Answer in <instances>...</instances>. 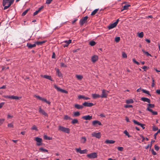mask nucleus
<instances>
[{
	"label": "nucleus",
	"instance_id": "nucleus-50",
	"mask_svg": "<svg viewBox=\"0 0 160 160\" xmlns=\"http://www.w3.org/2000/svg\"><path fill=\"white\" fill-rule=\"evenodd\" d=\"M122 56L123 58H126L127 57V54L124 52H122Z\"/></svg>",
	"mask_w": 160,
	"mask_h": 160
},
{
	"label": "nucleus",
	"instance_id": "nucleus-37",
	"mask_svg": "<svg viewBox=\"0 0 160 160\" xmlns=\"http://www.w3.org/2000/svg\"><path fill=\"white\" fill-rule=\"evenodd\" d=\"M96 44V42L94 41H91L89 42V44L91 46H93Z\"/></svg>",
	"mask_w": 160,
	"mask_h": 160
},
{
	"label": "nucleus",
	"instance_id": "nucleus-11",
	"mask_svg": "<svg viewBox=\"0 0 160 160\" xmlns=\"http://www.w3.org/2000/svg\"><path fill=\"white\" fill-rule=\"evenodd\" d=\"M76 150L77 152H79L80 154H84L86 153L87 150L86 149L81 150L80 148H76Z\"/></svg>",
	"mask_w": 160,
	"mask_h": 160
},
{
	"label": "nucleus",
	"instance_id": "nucleus-18",
	"mask_svg": "<svg viewBox=\"0 0 160 160\" xmlns=\"http://www.w3.org/2000/svg\"><path fill=\"white\" fill-rule=\"evenodd\" d=\"M78 99H83L84 100H87L90 99V98L88 97H85L83 95H79L78 96Z\"/></svg>",
	"mask_w": 160,
	"mask_h": 160
},
{
	"label": "nucleus",
	"instance_id": "nucleus-41",
	"mask_svg": "<svg viewBox=\"0 0 160 160\" xmlns=\"http://www.w3.org/2000/svg\"><path fill=\"white\" fill-rule=\"evenodd\" d=\"M138 36L140 38H142L143 36V32H141L138 34Z\"/></svg>",
	"mask_w": 160,
	"mask_h": 160
},
{
	"label": "nucleus",
	"instance_id": "nucleus-42",
	"mask_svg": "<svg viewBox=\"0 0 160 160\" xmlns=\"http://www.w3.org/2000/svg\"><path fill=\"white\" fill-rule=\"evenodd\" d=\"M29 10V9H27L25 11H24L22 13V16H24L25 15H26V13H27V12Z\"/></svg>",
	"mask_w": 160,
	"mask_h": 160
},
{
	"label": "nucleus",
	"instance_id": "nucleus-24",
	"mask_svg": "<svg viewBox=\"0 0 160 160\" xmlns=\"http://www.w3.org/2000/svg\"><path fill=\"white\" fill-rule=\"evenodd\" d=\"M74 107L78 109H82L83 107L82 105H80L78 104H75L74 105Z\"/></svg>",
	"mask_w": 160,
	"mask_h": 160
},
{
	"label": "nucleus",
	"instance_id": "nucleus-58",
	"mask_svg": "<svg viewBox=\"0 0 160 160\" xmlns=\"http://www.w3.org/2000/svg\"><path fill=\"white\" fill-rule=\"evenodd\" d=\"M39 12H38V10H37L34 13H33V16H35L36 15H37L38 13Z\"/></svg>",
	"mask_w": 160,
	"mask_h": 160
},
{
	"label": "nucleus",
	"instance_id": "nucleus-17",
	"mask_svg": "<svg viewBox=\"0 0 160 160\" xmlns=\"http://www.w3.org/2000/svg\"><path fill=\"white\" fill-rule=\"evenodd\" d=\"M130 6V5L129 4H126L123 6L121 8V11H122L124 10H128V8Z\"/></svg>",
	"mask_w": 160,
	"mask_h": 160
},
{
	"label": "nucleus",
	"instance_id": "nucleus-64",
	"mask_svg": "<svg viewBox=\"0 0 160 160\" xmlns=\"http://www.w3.org/2000/svg\"><path fill=\"white\" fill-rule=\"evenodd\" d=\"M157 93L158 94H160V89L159 90H157L156 91Z\"/></svg>",
	"mask_w": 160,
	"mask_h": 160
},
{
	"label": "nucleus",
	"instance_id": "nucleus-39",
	"mask_svg": "<svg viewBox=\"0 0 160 160\" xmlns=\"http://www.w3.org/2000/svg\"><path fill=\"white\" fill-rule=\"evenodd\" d=\"M44 139H45L46 140H50L52 139L50 137H48L46 135H45L44 136Z\"/></svg>",
	"mask_w": 160,
	"mask_h": 160
},
{
	"label": "nucleus",
	"instance_id": "nucleus-43",
	"mask_svg": "<svg viewBox=\"0 0 160 160\" xmlns=\"http://www.w3.org/2000/svg\"><path fill=\"white\" fill-rule=\"evenodd\" d=\"M80 115V113L79 112H75L74 113V116H79Z\"/></svg>",
	"mask_w": 160,
	"mask_h": 160
},
{
	"label": "nucleus",
	"instance_id": "nucleus-19",
	"mask_svg": "<svg viewBox=\"0 0 160 160\" xmlns=\"http://www.w3.org/2000/svg\"><path fill=\"white\" fill-rule=\"evenodd\" d=\"M39 112L41 113L42 114V115H44L45 116H48V115H47V113H46L45 112L43 109H42L41 108V107H40L39 108Z\"/></svg>",
	"mask_w": 160,
	"mask_h": 160
},
{
	"label": "nucleus",
	"instance_id": "nucleus-5",
	"mask_svg": "<svg viewBox=\"0 0 160 160\" xmlns=\"http://www.w3.org/2000/svg\"><path fill=\"white\" fill-rule=\"evenodd\" d=\"M88 18V17L87 16L82 18L80 21V24L81 26H82L84 23H87V20Z\"/></svg>",
	"mask_w": 160,
	"mask_h": 160
},
{
	"label": "nucleus",
	"instance_id": "nucleus-54",
	"mask_svg": "<svg viewBox=\"0 0 160 160\" xmlns=\"http://www.w3.org/2000/svg\"><path fill=\"white\" fill-rule=\"evenodd\" d=\"M52 0H47L46 1V3L47 4H49L51 3Z\"/></svg>",
	"mask_w": 160,
	"mask_h": 160
},
{
	"label": "nucleus",
	"instance_id": "nucleus-16",
	"mask_svg": "<svg viewBox=\"0 0 160 160\" xmlns=\"http://www.w3.org/2000/svg\"><path fill=\"white\" fill-rule=\"evenodd\" d=\"M82 118L86 120H90L92 119V116H90V115H88L83 116L82 117Z\"/></svg>",
	"mask_w": 160,
	"mask_h": 160
},
{
	"label": "nucleus",
	"instance_id": "nucleus-13",
	"mask_svg": "<svg viewBox=\"0 0 160 160\" xmlns=\"http://www.w3.org/2000/svg\"><path fill=\"white\" fill-rule=\"evenodd\" d=\"M72 40H71L69 39L68 41H65L63 42L64 43H65V44H63V46L64 48L67 47L68 45L71 43Z\"/></svg>",
	"mask_w": 160,
	"mask_h": 160
},
{
	"label": "nucleus",
	"instance_id": "nucleus-57",
	"mask_svg": "<svg viewBox=\"0 0 160 160\" xmlns=\"http://www.w3.org/2000/svg\"><path fill=\"white\" fill-rule=\"evenodd\" d=\"M155 149L156 151H158L159 149V147L157 146L156 145H155L154 146Z\"/></svg>",
	"mask_w": 160,
	"mask_h": 160
},
{
	"label": "nucleus",
	"instance_id": "nucleus-22",
	"mask_svg": "<svg viewBox=\"0 0 160 160\" xmlns=\"http://www.w3.org/2000/svg\"><path fill=\"white\" fill-rule=\"evenodd\" d=\"M115 142V141L112 140H107L105 142V143L107 144H112Z\"/></svg>",
	"mask_w": 160,
	"mask_h": 160
},
{
	"label": "nucleus",
	"instance_id": "nucleus-48",
	"mask_svg": "<svg viewBox=\"0 0 160 160\" xmlns=\"http://www.w3.org/2000/svg\"><path fill=\"white\" fill-rule=\"evenodd\" d=\"M117 148L119 151H120L123 150V148L122 147H118Z\"/></svg>",
	"mask_w": 160,
	"mask_h": 160
},
{
	"label": "nucleus",
	"instance_id": "nucleus-26",
	"mask_svg": "<svg viewBox=\"0 0 160 160\" xmlns=\"http://www.w3.org/2000/svg\"><path fill=\"white\" fill-rule=\"evenodd\" d=\"M86 141V138L85 137H82L80 139V142L81 143H84Z\"/></svg>",
	"mask_w": 160,
	"mask_h": 160
},
{
	"label": "nucleus",
	"instance_id": "nucleus-34",
	"mask_svg": "<svg viewBox=\"0 0 160 160\" xmlns=\"http://www.w3.org/2000/svg\"><path fill=\"white\" fill-rule=\"evenodd\" d=\"M126 102L127 103H132L133 102V101L132 99H130L127 100Z\"/></svg>",
	"mask_w": 160,
	"mask_h": 160
},
{
	"label": "nucleus",
	"instance_id": "nucleus-36",
	"mask_svg": "<svg viewBox=\"0 0 160 160\" xmlns=\"http://www.w3.org/2000/svg\"><path fill=\"white\" fill-rule=\"evenodd\" d=\"M78 122V121L77 119H74L72 121L71 123L72 124H74L76 123H77Z\"/></svg>",
	"mask_w": 160,
	"mask_h": 160
},
{
	"label": "nucleus",
	"instance_id": "nucleus-9",
	"mask_svg": "<svg viewBox=\"0 0 160 160\" xmlns=\"http://www.w3.org/2000/svg\"><path fill=\"white\" fill-rule=\"evenodd\" d=\"M35 96L36 98H37L38 99H39L40 100H42V101L45 102L48 104H50L51 103V102H50L47 101L46 99L42 98L39 96L35 95Z\"/></svg>",
	"mask_w": 160,
	"mask_h": 160
},
{
	"label": "nucleus",
	"instance_id": "nucleus-49",
	"mask_svg": "<svg viewBox=\"0 0 160 160\" xmlns=\"http://www.w3.org/2000/svg\"><path fill=\"white\" fill-rule=\"evenodd\" d=\"M8 126L9 128H12L13 127V125L12 123L8 124Z\"/></svg>",
	"mask_w": 160,
	"mask_h": 160
},
{
	"label": "nucleus",
	"instance_id": "nucleus-63",
	"mask_svg": "<svg viewBox=\"0 0 160 160\" xmlns=\"http://www.w3.org/2000/svg\"><path fill=\"white\" fill-rule=\"evenodd\" d=\"M43 8V6H41V7H40V8H38V10L39 12L41 11V10Z\"/></svg>",
	"mask_w": 160,
	"mask_h": 160
},
{
	"label": "nucleus",
	"instance_id": "nucleus-33",
	"mask_svg": "<svg viewBox=\"0 0 160 160\" xmlns=\"http://www.w3.org/2000/svg\"><path fill=\"white\" fill-rule=\"evenodd\" d=\"M76 77L79 80H81L83 78L82 76L81 75H76Z\"/></svg>",
	"mask_w": 160,
	"mask_h": 160
},
{
	"label": "nucleus",
	"instance_id": "nucleus-61",
	"mask_svg": "<svg viewBox=\"0 0 160 160\" xmlns=\"http://www.w3.org/2000/svg\"><path fill=\"white\" fill-rule=\"evenodd\" d=\"M140 124L141 125H139V126H140L143 129L145 128L144 127V126H145L144 124H142L141 123H140Z\"/></svg>",
	"mask_w": 160,
	"mask_h": 160
},
{
	"label": "nucleus",
	"instance_id": "nucleus-40",
	"mask_svg": "<svg viewBox=\"0 0 160 160\" xmlns=\"http://www.w3.org/2000/svg\"><path fill=\"white\" fill-rule=\"evenodd\" d=\"M64 119L66 120L72 119V118L68 115H65L64 117Z\"/></svg>",
	"mask_w": 160,
	"mask_h": 160
},
{
	"label": "nucleus",
	"instance_id": "nucleus-30",
	"mask_svg": "<svg viewBox=\"0 0 160 160\" xmlns=\"http://www.w3.org/2000/svg\"><path fill=\"white\" fill-rule=\"evenodd\" d=\"M35 141L39 143H40L42 142V139L38 138V137H36L35 138Z\"/></svg>",
	"mask_w": 160,
	"mask_h": 160
},
{
	"label": "nucleus",
	"instance_id": "nucleus-8",
	"mask_svg": "<svg viewBox=\"0 0 160 160\" xmlns=\"http://www.w3.org/2000/svg\"><path fill=\"white\" fill-rule=\"evenodd\" d=\"M87 157L90 158H97V155L96 152H93L87 155Z\"/></svg>",
	"mask_w": 160,
	"mask_h": 160
},
{
	"label": "nucleus",
	"instance_id": "nucleus-21",
	"mask_svg": "<svg viewBox=\"0 0 160 160\" xmlns=\"http://www.w3.org/2000/svg\"><path fill=\"white\" fill-rule=\"evenodd\" d=\"M141 100L143 102H147L148 103H150V100L149 99L147 98H144V97L142 98H141Z\"/></svg>",
	"mask_w": 160,
	"mask_h": 160
},
{
	"label": "nucleus",
	"instance_id": "nucleus-12",
	"mask_svg": "<svg viewBox=\"0 0 160 160\" xmlns=\"http://www.w3.org/2000/svg\"><path fill=\"white\" fill-rule=\"evenodd\" d=\"M92 137H95L98 138H99L101 137V133L100 132L96 133L93 132L92 134Z\"/></svg>",
	"mask_w": 160,
	"mask_h": 160
},
{
	"label": "nucleus",
	"instance_id": "nucleus-56",
	"mask_svg": "<svg viewBox=\"0 0 160 160\" xmlns=\"http://www.w3.org/2000/svg\"><path fill=\"white\" fill-rule=\"evenodd\" d=\"M158 128L156 126H154L153 128V130L154 131H156L158 130Z\"/></svg>",
	"mask_w": 160,
	"mask_h": 160
},
{
	"label": "nucleus",
	"instance_id": "nucleus-59",
	"mask_svg": "<svg viewBox=\"0 0 160 160\" xmlns=\"http://www.w3.org/2000/svg\"><path fill=\"white\" fill-rule=\"evenodd\" d=\"M5 103L4 102H1L0 103V108H2V106L4 105Z\"/></svg>",
	"mask_w": 160,
	"mask_h": 160
},
{
	"label": "nucleus",
	"instance_id": "nucleus-4",
	"mask_svg": "<svg viewBox=\"0 0 160 160\" xmlns=\"http://www.w3.org/2000/svg\"><path fill=\"white\" fill-rule=\"evenodd\" d=\"M3 97L6 98H8L15 100H19L21 98L20 97L13 96L4 95L3 96Z\"/></svg>",
	"mask_w": 160,
	"mask_h": 160
},
{
	"label": "nucleus",
	"instance_id": "nucleus-47",
	"mask_svg": "<svg viewBox=\"0 0 160 160\" xmlns=\"http://www.w3.org/2000/svg\"><path fill=\"white\" fill-rule=\"evenodd\" d=\"M120 40V38L119 37H116L115 38V41L116 42H118Z\"/></svg>",
	"mask_w": 160,
	"mask_h": 160
},
{
	"label": "nucleus",
	"instance_id": "nucleus-32",
	"mask_svg": "<svg viewBox=\"0 0 160 160\" xmlns=\"http://www.w3.org/2000/svg\"><path fill=\"white\" fill-rule=\"evenodd\" d=\"M98 11V9H96L93 11L91 13V15L92 16L95 15Z\"/></svg>",
	"mask_w": 160,
	"mask_h": 160
},
{
	"label": "nucleus",
	"instance_id": "nucleus-14",
	"mask_svg": "<svg viewBox=\"0 0 160 160\" xmlns=\"http://www.w3.org/2000/svg\"><path fill=\"white\" fill-rule=\"evenodd\" d=\"M82 105L84 106L88 107H91L94 105L92 103H88L87 102L83 103Z\"/></svg>",
	"mask_w": 160,
	"mask_h": 160
},
{
	"label": "nucleus",
	"instance_id": "nucleus-20",
	"mask_svg": "<svg viewBox=\"0 0 160 160\" xmlns=\"http://www.w3.org/2000/svg\"><path fill=\"white\" fill-rule=\"evenodd\" d=\"M117 26V25L116 24V23L114 22L111 24L108 27V28L109 29H112L115 27H116Z\"/></svg>",
	"mask_w": 160,
	"mask_h": 160
},
{
	"label": "nucleus",
	"instance_id": "nucleus-29",
	"mask_svg": "<svg viewBox=\"0 0 160 160\" xmlns=\"http://www.w3.org/2000/svg\"><path fill=\"white\" fill-rule=\"evenodd\" d=\"M43 77L51 81H52V79L51 76L47 75H44L43 76Z\"/></svg>",
	"mask_w": 160,
	"mask_h": 160
},
{
	"label": "nucleus",
	"instance_id": "nucleus-1",
	"mask_svg": "<svg viewBox=\"0 0 160 160\" xmlns=\"http://www.w3.org/2000/svg\"><path fill=\"white\" fill-rule=\"evenodd\" d=\"M14 0H3L2 5L4 6L3 10H6L9 8L14 2Z\"/></svg>",
	"mask_w": 160,
	"mask_h": 160
},
{
	"label": "nucleus",
	"instance_id": "nucleus-46",
	"mask_svg": "<svg viewBox=\"0 0 160 160\" xmlns=\"http://www.w3.org/2000/svg\"><path fill=\"white\" fill-rule=\"evenodd\" d=\"M132 61L133 62H134L135 63L137 64V65H139V62H138L135 59L133 58L132 59Z\"/></svg>",
	"mask_w": 160,
	"mask_h": 160
},
{
	"label": "nucleus",
	"instance_id": "nucleus-60",
	"mask_svg": "<svg viewBox=\"0 0 160 160\" xmlns=\"http://www.w3.org/2000/svg\"><path fill=\"white\" fill-rule=\"evenodd\" d=\"M147 67L145 66H144L142 68L144 70V71H146L147 70Z\"/></svg>",
	"mask_w": 160,
	"mask_h": 160
},
{
	"label": "nucleus",
	"instance_id": "nucleus-62",
	"mask_svg": "<svg viewBox=\"0 0 160 160\" xmlns=\"http://www.w3.org/2000/svg\"><path fill=\"white\" fill-rule=\"evenodd\" d=\"M124 133L127 136V135H128V134H129L128 133V131L126 130H125L124 131Z\"/></svg>",
	"mask_w": 160,
	"mask_h": 160
},
{
	"label": "nucleus",
	"instance_id": "nucleus-35",
	"mask_svg": "<svg viewBox=\"0 0 160 160\" xmlns=\"http://www.w3.org/2000/svg\"><path fill=\"white\" fill-rule=\"evenodd\" d=\"M142 91L143 93L147 94L148 95H150V94L148 91L144 89H142Z\"/></svg>",
	"mask_w": 160,
	"mask_h": 160
},
{
	"label": "nucleus",
	"instance_id": "nucleus-38",
	"mask_svg": "<svg viewBox=\"0 0 160 160\" xmlns=\"http://www.w3.org/2000/svg\"><path fill=\"white\" fill-rule=\"evenodd\" d=\"M45 41H43L41 42H36V43L37 44V45H42V44L45 43Z\"/></svg>",
	"mask_w": 160,
	"mask_h": 160
},
{
	"label": "nucleus",
	"instance_id": "nucleus-52",
	"mask_svg": "<svg viewBox=\"0 0 160 160\" xmlns=\"http://www.w3.org/2000/svg\"><path fill=\"white\" fill-rule=\"evenodd\" d=\"M32 129L36 130H38L37 127L35 125H33L32 126Z\"/></svg>",
	"mask_w": 160,
	"mask_h": 160
},
{
	"label": "nucleus",
	"instance_id": "nucleus-27",
	"mask_svg": "<svg viewBox=\"0 0 160 160\" xmlns=\"http://www.w3.org/2000/svg\"><path fill=\"white\" fill-rule=\"evenodd\" d=\"M92 96L94 99L101 98L100 95L98 94H92Z\"/></svg>",
	"mask_w": 160,
	"mask_h": 160
},
{
	"label": "nucleus",
	"instance_id": "nucleus-15",
	"mask_svg": "<svg viewBox=\"0 0 160 160\" xmlns=\"http://www.w3.org/2000/svg\"><path fill=\"white\" fill-rule=\"evenodd\" d=\"M98 56L96 55H94L92 58V61L94 63L97 61L98 60Z\"/></svg>",
	"mask_w": 160,
	"mask_h": 160
},
{
	"label": "nucleus",
	"instance_id": "nucleus-23",
	"mask_svg": "<svg viewBox=\"0 0 160 160\" xmlns=\"http://www.w3.org/2000/svg\"><path fill=\"white\" fill-rule=\"evenodd\" d=\"M27 47L29 48H32L33 47H35L36 46V44H32L30 43H28L27 44Z\"/></svg>",
	"mask_w": 160,
	"mask_h": 160
},
{
	"label": "nucleus",
	"instance_id": "nucleus-44",
	"mask_svg": "<svg viewBox=\"0 0 160 160\" xmlns=\"http://www.w3.org/2000/svg\"><path fill=\"white\" fill-rule=\"evenodd\" d=\"M133 122L135 124H137L139 126V125H141L140 124V123L139 122L136 121V120H133Z\"/></svg>",
	"mask_w": 160,
	"mask_h": 160
},
{
	"label": "nucleus",
	"instance_id": "nucleus-7",
	"mask_svg": "<svg viewBox=\"0 0 160 160\" xmlns=\"http://www.w3.org/2000/svg\"><path fill=\"white\" fill-rule=\"evenodd\" d=\"M54 88L57 89V90L58 91L62 92V93H67L68 92L67 91L65 90L64 89L60 88L59 87H58L56 85H54Z\"/></svg>",
	"mask_w": 160,
	"mask_h": 160
},
{
	"label": "nucleus",
	"instance_id": "nucleus-55",
	"mask_svg": "<svg viewBox=\"0 0 160 160\" xmlns=\"http://www.w3.org/2000/svg\"><path fill=\"white\" fill-rule=\"evenodd\" d=\"M151 147L152 143H151L150 144H148L147 146H146L145 148L146 149H148V148H149V147H150V148H151Z\"/></svg>",
	"mask_w": 160,
	"mask_h": 160
},
{
	"label": "nucleus",
	"instance_id": "nucleus-45",
	"mask_svg": "<svg viewBox=\"0 0 160 160\" xmlns=\"http://www.w3.org/2000/svg\"><path fill=\"white\" fill-rule=\"evenodd\" d=\"M132 106L131 105H126L124 106V107L126 108H132Z\"/></svg>",
	"mask_w": 160,
	"mask_h": 160
},
{
	"label": "nucleus",
	"instance_id": "nucleus-3",
	"mask_svg": "<svg viewBox=\"0 0 160 160\" xmlns=\"http://www.w3.org/2000/svg\"><path fill=\"white\" fill-rule=\"evenodd\" d=\"M58 130L68 133H69L70 132L69 128L61 126H58Z\"/></svg>",
	"mask_w": 160,
	"mask_h": 160
},
{
	"label": "nucleus",
	"instance_id": "nucleus-28",
	"mask_svg": "<svg viewBox=\"0 0 160 160\" xmlns=\"http://www.w3.org/2000/svg\"><path fill=\"white\" fill-rule=\"evenodd\" d=\"M39 152H48V151L46 149L43 148H40L39 149Z\"/></svg>",
	"mask_w": 160,
	"mask_h": 160
},
{
	"label": "nucleus",
	"instance_id": "nucleus-51",
	"mask_svg": "<svg viewBox=\"0 0 160 160\" xmlns=\"http://www.w3.org/2000/svg\"><path fill=\"white\" fill-rule=\"evenodd\" d=\"M4 120H5L4 119H0V126L3 123Z\"/></svg>",
	"mask_w": 160,
	"mask_h": 160
},
{
	"label": "nucleus",
	"instance_id": "nucleus-25",
	"mask_svg": "<svg viewBox=\"0 0 160 160\" xmlns=\"http://www.w3.org/2000/svg\"><path fill=\"white\" fill-rule=\"evenodd\" d=\"M56 74L59 77H62V73L60 72L58 69H56Z\"/></svg>",
	"mask_w": 160,
	"mask_h": 160
},
{
	"label": "nucleus",
	"instance_id": "nucleus-6",
	"mask_svg": "<svg viewBox=\"0 0 160 160\" xmlns=\"http://www.w3.org/2000/svg\"><path fill=\"white\" fill-rule=\"evenodd\" d=\"M109 92L108 91L104 89H103L102 90V94L100 96L101 98H107Z\"/></svg>",
	"mask_w": 160,
	"mask_h": 160
},
{
	"label": "nucleus",
	"instance_id": "nucleus-31",
	"mask_svg": "<svg viewBox=\"0 0 160 160\" xmlns=\"http://www.w3.org/2000/svg\"><path fill=\"white\" fill-rule=\"evenodd\" d=\"M142 51L143 52V53L145 54L147 56L152 57L151 54H149L148 52L145 51L144 50L142 49Z\"/></svg>",
	"mask_w": 160,
	"mask_h": 160
},
{
	"label": "nucleus",
	"instance_id": "nucleus-2",
	"mask_svg": "<svg viewBox=\"0 0 160 160\" xmlns=\"http://www.w3.org/2000/svg\"><path fill=\"white\" fill-rule=\"evenodd\" d=\"M154 105L152 104H149L148 105V106L146 109V110H147L149 112L152 113L153 115H157L158 114V112L156 111H154L152 110L151 109V108H153L154 107Z\"/></svg>",
	"mask_w": 160,
	"mask_h": 160
},
{
	"label": "nucleus",
	"instance_id": "nucleus-53",
	"mask_svg": "<svg viewBox=\"0 0 160 160\" xmlns=\"http://www.w3.org/2000/svg\"><path fill=\"white\" fill-rule=\"evenodd\" d=\"M151 152L152 153V154L153 155H156V154H157V153H156V152L154 151V150H153V149H152V150H151Z\"/></svg>",
	"mask_w": 160,
	"mask_h": 160
},
{
	"label": "nucleus",
	"instance_id": "nucleus-10",
	"mask_svg": "<svg viewBox=\"0 0 160 160\" xmlns=\"http://www.w3.org/2000/svg\"><path fill=\"white\" fill-rule=\"evenodd\" d=\"M92 124L93 125L95 126H97L98 125L100 126L102 125V124L101 123V122L99 121L98 120H95L93 121L92 122Z\"/></svg>",
	"mask_w": 160,
	"mask_h": 160
}]
</instances>
